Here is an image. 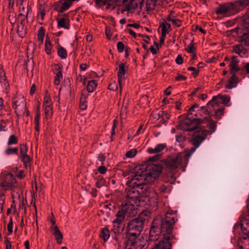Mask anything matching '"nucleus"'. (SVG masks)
I'll return each instance as SVG.
<instances>
[{"mask_svg": "<svg viewBox=\"0 0 249 249\" xmlns=\"http://www.w3.org/2000/svg\"><path fill=\"white\" fill-rule=\"evenodd\" d=\"M144 176L137 173L131 178H128L126 185L129 187L127 191V198L122 204L119 211H122L125 216L133 217L137 213L136 207L139 205L140 193L137 188L142 189V185L145 182Z\"/></svg>", "mask_w": 249, "mask_h": 249, "instance_id": "nucleus-1", "label": "nucleus"}, {"mask_svg": "<svg viewBox=\"0 0 249 249\" xmlns=\"http://www.w3.org/2000/svg\"><path fill=\"white\" fill-rule=\"evenodd\" d=\"M177 220V212L172 210L167 211L164 220L155 219L149 231V240L157 241L160 233L172 234L173 225Z\"/></svg>", "mask_w": 249, "mask_h": 249, "instance_id": "nucleus-2", "label": "nucleus"}, {"mask_svg": "<svg viewBox=\"0 0 249 249\" xmlns=\"http://www.w3.org/2000/svg\"><path fill=\"white\" fill-rule=\"evenodd\" d=\"M143 221L135 218L130 221L127 226V238L124 249H142L144 246V241L137 238L143 228Z\"/></svg>", "mask_w": 249, "mask_h": 249, "instance_id": "nucleus-3", "label": "nucleus"}, {"mask_svg": "<svg viewBox=\"0 0 249 249\" xmlns=\"http://www.w3.org/2000/svg\"><path fill=\"white\" fill-rule=\"evenodd\" d=\"M99 7L106 6L107 9H113L116 5H120L122 3L124 6L121 10V13L129 12L136 8L139 5L141 7L142 0H94Z\"/></svg>", "mask_w": 249, "mask_h": 249, "instance_id": "nucleus-4", "label": "nucleus"}, {"mask_svg": "<svg viewBox=\"0 0 249 249\" xmlns=\"http://www.w3.org/2000/svg\"><path fill=\"white\" fill-rule=\"evenodd\" d=\"M230 101V98L227 95H222L218 94L213 97V99L210 101L207 106L209 108L210 111L214 110L215 116L216 118L220 119L223 114L224 108L220 107L221 104L227 105Z\"/></svg>", "mask_w": 249, "mask_h": 249, "instance_id": "nucleus-5", "label": "nucleus"}, {"mask_svg": "<svg viewBox=\"0 0 249 249\" xmlns=\"http://www.w3.org/2000/svg\"><path fill=\"white\" fill-rule=\"evenodd\" d=\"M149 172L148 173H146L145 172H143L142 170H139L136 172V173L131 176V178L135 176L137 173L141 175H142L144 176L145 182L142 185V186L148 183L149 181H152L153 180L157 178L161 172V168L160 166L157 165L156 164L152 165L148 167Z\"/></svg>", "mask_w": 249, "mask_h": 249, "instance_id": "nucleus-6", "label": "nucleus"}, {"mask_svg": "<svg viewBox=\"0 0 249 249\" xmlns=\"http://www.w3.org/2000/svg\"><path fill=\"white\" fill-rule=\"evenodd\" d=\"M210 111L207 106V107H199L197 105L193 106L189 109V112L191 115L194 114L195 116L197 117L198 116V114H199L201 116H202L203 118H201L200 119H204L205 117H210V115L215 116L214 110Z\"/></svg>", "mask_w": 249, "mask_h": 249, "instance_id": "nucleus-7", "label": "nucleus"}, {"mask_svg": "<svg viewBox=\"0 0 249 249\" xmlns=\"http://www.w3.org/2000/svg\"><path fill=\"white\" fill-rule=\"evenodd\" d=\"M198 119L196 118L191 119V117L188 116L180 122L179 127L184 131H194L198 128L197 124H200V122L198 121Z\"/></svg>", "mask_w": 249, "mask_h": 249, "instance_id": "nucleus-8", "label": "nucleus"}, {"mask_svg": "<svg viewBox=\"0 0 249 249\" xmlns=\"http://www.w3.org/2000/svg\"><path fill=\"white\" fill-rule=\"evenodd\" d=\"M160 236H162V239L151 249H171V240L174 238L173 234L160 233Z\"/></svg>", "mask_w": 249, "mask_h": 249, "instance_id": "nucleus-9", "label": "nucleus"}, {"mask_svg": "<svg viewBox=\"0 0 249 249\" xmlns=\"http://www.w3.org/2000/svg\"><path fill=\"white\" fill-rule=\"evenodd\" d=\"M243 35L241 41L246 46H249V13L245 14L241 18Z\"/></svg>", "mask_w": 249, "mask_h": 249, "instance_id": "nucleus-10", "label": "nucleus"}, {"mask_svg": "<svg viewBox=\"0 0 249 249\" xmlns=\"http://www.w3.org/2000/svg\"><path fill=\"white\" fill-rule=\"evenodd\" d=\"M208 133L207 130L198 128L193 135L191 140L192 144L196 147H198L204 141Z\"/></svg>", "mask_w": 249, "mask_h": 249, "instance_id": "nucleus-11", "label": "nucleus"}, {"mask_svg": "<svg viewBox=\"0 0 249 249\" xmlns=\"http://www.w3.org/2000/svg\"><path fill=\"white\" fill-rule=\"evenodd\" d=\"M43 108L46 119L51 118L53 114L52 102L51 98L46 94L44 97Z\"/></svg>", "mask_w": 249, "mask_h": 249, "instance_id": "nucleus-12", "label": "nucleus"}, {"mask_svg": "<svg viewBox=\"0 0 249 249\" xmlns=\"http://www.w3.org/2000/svg\"><path fill=\"white\" fill-rule=\"evenodd\" d=\"M182 160V155L180 154H178L174 157L167 159L165 165L169 169L174 170L181 164Z\"/></svg>", "mask_w": 249, "mask_h": 249, "instance_id": "nucleus-13", "label": "nucleus"}, {"mask_svg": "<svg viewBox=\"0 0 249 249\" xmlns=\"http://www.w3.org/2000/svg\"><path fill=\"white\" fill-rule=\"evenodd\" d=\"M72 4L71 0H60L54 5V10L62 13L69 9Z\"/></svg>", "mask_w": 249, "mask_h": 249, "instance_id": "nucleus-14", "label": "nucleus"}, {"mask_svg": "<svg viewBox=\"0 0 249 249\" xmlns=\"http://www.w3.org/2000/svg\"><path fill=\"white\" fill-rule=\"evenodd\" d=\"M125 215L123 214L122 211H118L116 214V217L112 221L113 225V231L115 233L119 232L121 226L124 220Z\"/></svg>", "mask_w": 249, "mask_h": 249, "instance_id": "nucleus-15", "label": "nucleus"}, {"mask_svg": "<svg viewBox=\"0 0 249 249\" xmlns=\"http://www.w3.org/2000/svg\"><path fill=\"white\" fill-rule=\"evenodd\" d=\"M22 3H23L19 4H20V6L19 7V14L18 16L23 17L24 18H26L27 21H28L30 18L32 19V13L31 8H29L28 5H23Z\"/></svg>", "mask_w": 249, "mask_h": 249, "instance_id": "nucleus-16", "label": "nucleus"}, {"mask_svg": "<svg viewBox=\"0 0 249 249\" xmlns=\"http://www.w3.org/2000/svg\"><path fill=\"white\" fill-rule=\"evenodd\" d=\"M228 15H233L238 12L242 6V2L237 0L232 3H227Z\"/></svg>", "mask_w": 249, "mask_h": 249, "instance_id": "nucleus-17", "label": "nucleus"}, {"mask_svg": "<svg viewBox=\"0 0 249 249\" xmlns=\"http://www.w3.org/2000/svg\"><path fill=\"white\" fill-rule=\"evenodd\" d=\"M232 51L241 57L247 58L249 56L248 50L241 44L233 46L232 47Z\"/></svg>", "mask_w": 249, "mask_h": 249, "instance_id": "nucleus-18", "label": "nucleus"}, {"mask_svg": "<svg viewBox=\"0 0 249 249\" xmlns=\"http://www.w3.org/2000/svg\"><path fill=\"white\" fill-rule=\"evenodd\" d=\"M61 67L60 65L58 64H55L54 65L53 71H56L54 78V83L56 85H59L62 79L63 76Z\"/></svg>", "mask_w": 249, "mask_h": 249, "instance_id": "nucleus-19", "label": "nucleus"}, {"mask_svg": "<svg viewBox=\"0 0 249 249\" xmlns=\"http://www.w3.org/2000/svg\"><path fill=\"white\" fill-rule=\"evenodd\" d=\"M198 121L200 122V124L206 123L207 126L211 130L212 133L215 131L216 127V123L214 121L212 120L210 117H205L204 119H199Z\"/></svg>", "mask_w": 249, "mask_h": 249, "instance_id": "nucleus-20", "label": "nucleus"}, {"mask_svg": "<svg viewBox=\"0 0 249 249\" xmlns=\"http://www.w3.org/2000/svg\"><path fill=\"white\" fill-rule=\"evenodd\" d=\"M50 231L52 234L54 236L57 243L61 244L62 242L63 235L59 230L58 227H51Z\"/></svg>", "mask_w": 249, "mask_h": 249, "instance_id": "nucleus-21", "label": "nucleus"}, {"mask_svg": "<svg viewBox=\"0 0 249 249\" xmlns=\"http://www.w3.org/2000/svg\"><path fill=\"white\" fill-rule=\"evenodd\" d=\"M239 60L236 56H233L231 58V62L229 65L230 72L231 74H235L237 72L240 68L238 67Z\"/></svg>", "mask_w": 249, "mask_h": 249, "instance_id": "nucleus-22", "label": "nucleus"}, {"mask_svg": "<svg viewBox=\"0 0 249 249\" xmlns=\"http://www.w3.org/2000/svg\"><path fill=\"white\" fill-rule=\"evenodd\" d=\"M57 27L58 28H64L66 29L70 28V20L67 15L64 17L57 19Z\"/></svg>", "mask_w": 249, "mask_h": 249, "instance_id": "nucleus-23", "label": "nucleus"}, {"mask_svg": "<svg viewBox=\"0 0 249 249\" xmlns=\"http://www.w3.org/2000/svg\"><path fill=\"white\" fill-rule=\"evenodd\" d=\"M167 145L165 143H160L157 144L155 147H149L147 149V152L149 154L159 153L162 152Z\"/></svg>", "mask_w": 249, "mask_h": 249, "instance_id": "nucleus-24", "label": "nucleus"}, {"mask_svg": "<svg viewBox=\"0 0 249 249\" xmlns=\"http://www.w3.org/2000/svg\"><path fill=\"white\" fill-rule=\"evenodd\" d=\"M125 65L124 63H121L119 66V70L117 71L118 82H123L125 78L126 72Z\"/></svg>", "mask_w": 249, "mask_h": 249, "instance_id": "nucleus-25", "label": "nucleus"}, {"mask_svg": "<svg viewBox=\"0 0 249 249\" xmlns=\"http://www.w3.org/2000/svg\"><path fill=\"white\" fill-rule=\"evenodd\" d=\"M231 77L229 79L228 83L226 85V88L231 89L236 86L238 82V78L235 74H231Z\"/></svg>", "mask_w": 249, "mask_h": 249, "instance_id": "nucleus-26", "label": "nucleus"}, {"mask_svg": "<svg viewBox=\"0 0 249 249\" xmlns=\"http://www.w3.org/2000/svg\"><path fill=\"white\" fill-rule=\"evenodd\" d=\"M238 246L240 249H249V238H241L238 242Z\"/></svg>", "mask_w": 249, "mask_h": 249, "instance_id": "nucleus-27", "label": "nucleus"}, {"mask_svg": "<svg viewBox=\"0 0 249 249\" xmlns=\"http://www.w3.org/2000/svg\"><path fill=\"white\" fill-rule=\"evenodd\" d=\"M25 100L23 97L19 98L18 99L15 100L14 102L13 107L15 109H18V108L20 107H24L25 106Z\"/></svg>", "mask_w": 249, "mask_h": 249, "instance_id": "nucleus-28", "label": "nucleus"}, {"mask_svg": "<svg viewBox=\"0 0 249 249\" xmlns=\"http://www.w3.org/2000/svg\"><path fill=\"white\" fill-rule=\"evenodd\" d=\"M97 83L94 80H89L87 86V90L89 92H93L96 89Z\"/></svg>", "mask_w": 249, "mask_h": 249, "instance_id": "nucleus-29", "label": "nucleus"}, {"mask_svg": "<svg viewBox=\"0 0 249 249\" xmlns=\"http://www.w3.org/2000/svg\"><path fill=\"white\" fill-rule=\"evenodd\" d=\"M52 44L49 37L46 36L45 43V51L47 54H50L52 53Z\"/></svg>", "mask_w": 249, "mask_h": 249, "instance_id": "nucleus-30", "label": "nucleus"}, {"mask_svg": "<svg viewBox=\"0 0 249 249\" xmlns=\"http://www.w3.org/2000/svg\"><path fill=\"white\" fill-rule=\"evenodd\" d=\"M100 237L104 241H107L110 237V231L107 228L102 229L100 234Z\"/></svg>", "mask_w": 249, "mask_h": 249, "instance_id": "nucleus-31", "label": "nucleus"}, {"mask_svg": "<svg viewBox=\"0 0 249 249\" xmlns=\"http://www.w3.org/2000/svg\"><path fill=\"white\" fill-rule=\"evenodd\" d=\"M40 112L38 109L36 111V116L35 117V130L36 131H37L38 133L39 131V121H40Z\"/></svg>", "mask_w": 249, "mask_h": 249, "instance_id": "nucleus-32", "label": "nucleus"}, {"mask_svg": "<svg viewBox=\"0 0 249 249\" xmlns=\"http://www.w3.org/2000/svg\"><path fill=\"white\" fill-rule=\"evenodd\" d=\"M242 232L247 236H249V222L244 221L241 224Z\"/></svg>", "mask_w": 249, "mask_h": 249, "instance_id": "nucleus-33", "label": "nucleus"}, {"mask_svg": "<svg viewBox=\"0 0 249 249\" xmlns=\"http://www.w3.org/2000/svg\"><path fill=\"white\" fill-rule=\"evenodd\" d=\"M228 7H227V3L223 4V5H221L216 10V13L228 15Z\"/></svg>", "mask_w": 249, "mask_h": 249, "instance_id": "nucleus-34", "label": "nucleus"}, {"mask_svg": "<svg viewBox=\"0 0 249 249\" xmlns=\"http://www.w3.org/2000/svg\"><path fill=\"white\" fill-rule=\"evenodd\" d=\"M87 96L82 94L80 101V108L81 110H85L87 108Z\"/></svg>", "mask_w": 249, "mask_h": 249, "instance_id": "nucleus-35", "label": "nucleus"}, {"mask_svg": "<svg viewBox=\"0 0 249 249\" xmlns=\"http://www.w3.org/2000/svg\"><path fill=\"white\" fill-rule=\"evenodd\" d=\"M57 54L62 59H65L67 56L66 50L62 47H60L57 49Z\"/></svg>", "mask_w": 249, "mask_h": 249, "instance_id": "nucleus-36", "label": "nucleus"}, {"mask_svg": "<svg viewBox=\"0 0 249 249\" xmlns=\"http://www.w3.org/2000/svg\"><path fill=\"white\" fill-rule=\"evenodd\" d=\"M167 20L171 21L173 24L177 27H179L181 25L180 20L171 15L169 16V17L167 18Z\"/></svg>", "mask_w": 249, "mask_h": 249, "instance_id": "nucleus-37", "label": "nucleus"}, {"mask_svg": "<svg viewBox=\"0 0 249 249\" xmlns=\"http://www.w3.org/2000/svg\"><path fill=\"white\" fill-rule=\"evenodd\" d=\"M44 35L45 31L44 29L42 27H40L38 32L37 39L41 44L43 42Z\"/></svg>", "mask_w": 249, "mask_h": 249, "instance_id": "nucleus-38", "label": "nucleus"}, {"mask_svg": "<svg viewBox=\"0 0 249 249\" xmlns=\"http://www.w3.org/2000/svg\"><path fill=\"white\" fill-rule=\"evenodd\" d=\"M18 139L17 137H16L15 135H11L8 139L7 144L8 145H11L12 144H15L18 143Z\"/></svg>", "mask_w": 249, "mask_h": 249, "instance_id": "nucleus-39", "label": "nucleus"}, {"mask_svg": "<svg viewBox=\"0 0 249 249\" xmlns=\"http://www.w3.org/2000/svg\"><path fill=\"white\" fill-rule=\"evenodd\" d=\"M170 28L169 24H162L160 26L161 31V35L162 36H166V34L168 33V29Z\"/></svg>", "mask_w": 249, "mask_h": 249, "instance_id": "nucleus-40", "label": "nucleus"}, {"mask_svg": "<svg viewBox=\"0 0 249 249\" xmlns=\"http://www.w3.org/2000/svg\"><path fill=\"white\" fill-rule=\"evenodd\" d=\"M18 152V149L16 147L8 148L5 151V154L10 155L12 154H17Z\"/></svg>", "mask_w": 249, "mask_h": 249, "instance_id": "nucleus-41", "label": "nucleus"}, {"mask_svg": "<svg viewBox=\"0 0 249 249\" xmlns=\"http://www.w3.org/2000/svg\"><path fill=\"white\" fill-rule=\"evenodd\" d=\"M185 51H187L189 53H194L195 51L196 48L194 47L193 41L188 46L185 47Z\"/></svg>", "mask_w": 249, "mask_h": 249, "instance_id": "nucleus-42", "label": "nucleus"}, {"mask_svg": "<svg viewBox=\"0 0 249 249\" xmlns=\"http://www.w3.org/2000/svg\"><path fill=\"white\" fill-rule=\"evenodd\" d=\"M137 152L136 149H132L126 153L125 156L128 158H133L136 155Z\"/></svg>", "mask_w": 249, "mask_h": 249, "instance_id": "nucleus-43", "label": "nucleus"}, {"mask_svg": "<svg viewBox=\"0 0 249 249\" xmlns=\"http://www.w3.org/2000/svg\"><path fill=\"white\" fill-rule=\"evenodd\" d=\"M108 89L109 90L115 91L117 89L118 87L115 82H112L109 84L108 87Z\"/></svg>", "mask_w": 249, "mask_h": 249, "instance_id": "nucleus-44", "label": "nucleus"}, {"mask_svg": "<svg viewBox=\"0 0 249 249\" xmlns=\"http://www.w3.org/2000/svg\"><path fill=\"white\" fill-rule=\"evenodd\" d=\"M124 45L122 42L119 41L117 44V48L119 53H123L124 50Z\"/></svg>", "mask_w": 249, "mask_h": 249, "instance_id": "nucleus-45", "label": "nucleus"}, {"mask_svg": "<svg viewBox=\"0 0 249 249\" xmlns=\"http://www.w3.org/2000/svg\"><path fill=\"white\" fill-rule=\"evenodd\" d=\"M21 160L23 162H24L26 164H28L29 163L30 158L27 154L21 156Z\"/></svg>", "mask_w": 249, "mask_h": 249, "instance_id": "nucleus-46", "label": "nucleus"}, {"mask_svg": "<svg viewBox=\"0 0 249 249\" xmlns=\"http://www.w3.org/2000/svg\"><path fill=\"white\" fill-rule=\"evenodd\" d=\"M27 151V147L25 145H21L20 146V156L26 155Z\"/></svg>", "mask_w": 249, "mask_h": 249, "instance_id": "nucleus-47", "label": "nucleus"}, {"mask_svg": "<svg viewBox=\"0 0 249 249\" xmlns=\"http://www.w3.org/2000/svg\"><path fill=\"white\" fill-rule=\"evenodd\" d=\"M98 171L101 174H105L107 172V168L105 166H100L98 167Z\"/></svg>", "mask_w": 249, "mask_h": 249, "instance_id": "nucleus-48", "label": "nucleus"}, {"mask_svg": "<svg viewBox=\"0 0 249 249\" xmlns=\"http://www.w3.org/2000/svg\"><path fill=\"white\" fill-rule=\"evenodd\" d=\"M151 53L153 54H155L157 53V50L159 49L158 44H156V47H155L153 46H151L149 48Z\"/></svg>", "mask_w": 249, "mask_h": 249, "instance_id": "nucleus-49", "label": "nucleus"}, {"mask_svg": "<svg viewBox=\"0 0 249 249\" xmlns=\"http://www.w3.org/2000/svg\"><path fill=\"white\" fill-rule=\"evenodd\" d=\"M188 71H193L195 76H196L198 74L199 71L197 70L196 68L193 67H189L187 68Z\"/></svg>", "mask_w": 249, "mask_h": 249, "instance_id": "nucleus-50", "label": "nucleus"}, {"mask_svg": "<svg viewBox=\"0 0 249 249\" xmlns=\"http://www.w3.org/2000/svg\"><path fill=\"white\" fill-rule=\"evenodd\" d=\"M97 159H98V160L101 162L100 164L101 165L104 164V162L105 161V158L103 155H102V154L99 155L97 157Z\"/></svg>", "mask_w": 249, "mask_h": 249, "instance_id": "nucleus-51", "label": "nucleus"}, {"mask_svg": "<svg viewBox=\"0 0 249 249\" xmlns=\"http://www.w3.org/2000/svg\"><path fill=\"white\" fill-rule=\"evenodd\" d=\"M243 70L247 73L249 74V61L244 63Z\"/></svg>", "mask_w": 249, "mask_h": 249, "instance_id": "nucleus-52", "label": "nucleus"}, {"mask_svg": "<svg viewBox=\"0 0 249 249\" xmlns=\"http://www.w3.org/2000/svg\"><path fill=\"white\" fill-rule=\"evenodd\" d=\"M186 79V78L185 76H184L181 74H178L175 78L176 80L178 81H184V80H185Z\"/></svg>", "mask_w": 249, "mask_h": 249, "instance_id": "nucleus-53", "label": "nucleus"}, {"mask_svg": "<svg viewBox=\"0 0 249 249\" xmlns=\"http://www.w3.org/2000/svg\"><path fill=\"white\" fill-rule=\"evenodd\" d=\"M176 62L178 65H180V64H182L183 59H182V56L180 55H178L177 56V57L176 59Z\"/></svg>", "mask_w": 249, "mask_h": 249, "instance_id": "nucleus-54", "label": "nucleus"}, {"mask_svg": "<svg viewBox=\"0 0 249 249\" xmlns=\"http://www.w3.org/2000/svg\"><path fill=\"white\" fill-rule=\"evenodd\" d=\"M160 115H161L162 117H164L167 120L169 119L170 115L167 113L164 112H161Z\"/></svg>", "mask_w": 249, "mask_h": 249, "instance_id": "nucleus-55", "label": "nucleus"}, {"mask_svg": "<svg viewBox=\"0 0 249 249\" xmlns=\"http://www.w3.org/2000/svg\"><path fill=\"white\" fill-rule=\"evenodd\" d=\"M143 40L147 43H148L150 40L149 37L147 35H142Z\"/></svg>", "mask_w": 249, "mask_h": 249, "instance_id": "nucleus-56", "label": "nucleus"}, {"mask_svg": "<svg viewBox=\"0 0 249 249\" xmlns=\"http://www.w3.org/2000/svg\"><path fill=\"white\" fill-rule=\"evenodd\" d=\"M87 65L86 63H82L80 65V68L82 71H85L87 69Z\"/></svg>", "mask_w": 249, "mask_h": 249, "instance_id": "nucleus-57", "label": "nucleus"}, {"mask_svg": "<svg viewBox=\"0 0 249 249\" xmlns=\"http://www.w3.org/2000/svg\"><path fill=\"white\" fill-rule=\"evenodd\" d=\"M36 91V86L35 84L32 85L31 89H30V94H33L35 93Z\"/></svg>", "mask_w": 249, "mask_h": 249, "instance_id": "nucleus-58", "label": "nucleus"}, {"mask_svg": "<svg viewBox=\"0 0 249 249\" xmlns=\"http://www.w3.org/2000/svg\"><path fill=\"white\" fill-rule=\"evenodd\" d=\"M142 127H143V125H141L139 127L138 129L137 130V131H136V133L135 134V136H138V135H139L141 133V131L142 129Z\"/></svg>", "mask_w": 249, "mask_h": 249, "instance_id": "nucleus-59", "label": "nucleus"}, {"mask_svg": "<svg viewBox=\"0 0 249 249\" xmlns=\"http://www.w3.org/2000/svg\"><path fill=\"white\" fill-rule=\"evenodd\" d=\"M97 190L95 188H92L91 190V194L93 197H95L97 196Z\"/></svg>", "mask_w": 249, "mask_h": 249, "instance_id": "nucleus-60", "label": "nucleus"}, {"mask_svg": "<svg viewBox=\"0 0 249 249\" xmlns=\"http://www.w3.org/2000/svg\"><path fill=\"white\" fill-rule=\"evenodd\" d=\"M6 247L5 249H11V245L10 241L6 240L5 241Z\"/></svg>", "mask_w": 249, "mask_h": 249, "instance_id": "nucleus-61", "label": "nucleus"}, {"mask_svg": "<svg viewBox=\"0 0 249 249\" xmlns=\"http://www.w3.org/2000/svg\"><path fill=\"white\" fill-rule=\"evenodd\" d=\"M172 88V87L171 86H169L165 91H164V93L166 94V95H169L171 94V92L170 91V89Z\"/></svg>", "mask_w": 249, "mask_h": 249, "instance_id": "nucleus-62", "label": "nucleus"}, {"mask_svg": "<svg viewBox=\"0 0 249 249\" xmlns=\"http://www.w3.org/2000/svg\"><path fill=\"white\" fill-rule=\"evenodd\" d=\"M24 172L22 170H20L19 171L17 175V177L19 178H23L24 175H23Z\"/></svg>", "mask_w": 249, "mask_h": 249, "instance_id": "nucleus-63", "label": "nucleus"}, {"mask_svg": "<svg viewBox=\"0 0 249 249\" xmlns=\"http://www.w3.org/2000/svg\"><path fill=\"white\" fill-rule=\"evenodd\" d=\"M196 147H193L191 149H190V153H189V154L188 155V156L189 157H190L196 151Z\"/></svg>", "mask_w": 249, "mask_h": 249, "instance_id": "nucleus-64", "label": "nucleus"}]
</instances>
